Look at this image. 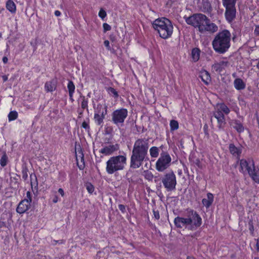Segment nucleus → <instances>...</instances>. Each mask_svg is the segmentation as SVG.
<instances>
[{"label": "nucleus", "instance_id": "obj_15", "mask_svg": "<svg viewBox=\"0 0 259 259\" xmlns=\"http://www.w3.org/2000/svg\"><path fill=\"white\" fill-rule=\"evenodd\" d=\"M228 61H221L220 62L214 63L212 65V69L213 71L218 73H220L228 66Z\"/></svg>", "mask_w": 259, "mask_h": 259}, {"label": "nucleus", "instance_id": "obj_54", "mask_svg": "<svg viewBox=\"0 0 259 259\" xmlns=\"http://www.w3.org/2000/svg\"><path fill=\"white\" fill-rule=\"evenodd\" d=\"M256 247L257 249L259 250V238L257 239V242H256Z\"/></svg>", "mask_w": 259, "mask_h": 259}, {"label": "nucleus", "instance_id": "obj_23", "mask_svg": "<svg viewBox=\"0 0 259 259\" xmlns=\"http://www.w3.org/2000/svg\"><path fill=\"white\" fill-rule=\"evenodd\" d=\"M6 8L12 14H15L16 12V5L12 0L7 1Z\"/></svg>", "mask_w": 259, "mask_h": 259}, {"label": "nucleus", "instance_id": "obj_11", "mask_svg": "<svg viewBox=\"0 0 259 259\" xmlns=\"http://www.w3.org/2000/svg\"><path fill=\"white\" fill-rule=\"evenodd\" d=\"M31 193L29 191L26 193V198L22 200L18 204L16 211L19 213H23L29 208L31 203Z\"/></svg>", "mask_w": 259, "mask_h": 259}, {"label": "nucleus", "instance_id": "obj_58", "mask_svg": "<svg viewBox=\"0 0 259 259\" xmlns=\"http://www.w3.org/2000/svg\"><path fill=\"white\" fill-rule=\"evenodd\" d=\"M207 5L208 6L209 8L207 9V10H211V6L210 4H207Z\"/></svg>", "mask_w": 259, "mask_h": 259}, {"label": "nucleus", "instance_id": "obj_20", "mask_svg": "<svg viewBox=\"0 0 259 259\" xmlns=\"http://www.w3.org/2000/svg\"><path fill=\"white\" fill-rule=\"evenodd\" d=\"M57 88V81L53 79L50 81H47L45 84V90L47 93L55 91Z\"/></svg>", "mask_w": 259, "mask_h": 259}, {"label": "nucleus", "instance_id": "obj_4", "mask_svg": "<svg viewBox=\"0 0 259 259\" xmlns=\"http://www.w3.org/2000/svg\"><path fill=\"white\" fill-rule=\"evenodd\" d=\"M152 27L159 37L164 39L170 38L174 31V26L170 20L165 17L159 18L152 23Z\"/></svg>", "mask_w": 259, "mask_h": 259}, {"label": "nucleus", "instance_id": "obj_14", "mask_svg": "<svg viewBox=\"0 0 259 259\" xmlns=\"http://www.w3.org/2000/svg\"><path fill=\"white\" fill-rule=\"evenodd\" d=\"M174 224L177 228H182L185 227L186 229H189L188 217H177L174 220Z\"/></svg>", "mask_w": 259, "mask_h": 259}, {"label": "nucleus", "instance_id": "obj_5", "mask_svg": "<svg viewBox=\"0 0 259 259\" xmlns=\"http://www.w3.org/2000/svg\"><path fill=\"white\" fill-rule=\"evenodd\" d=\"M230 110L224 103H219L217 105L215 111L213 113V116L217 120V127L220 130H223L226 124L224 114H229Z\"/></svg>", "mask_w": 259, "mask_h": 259}, {"label": "nucleus", "instance_id": "obj_64", "mask_svg": "<svg viewBox=\"0 0 259 259\" xmlns=\"http://www.w3.org/2000/svg\"><path fill=\"white\" fill-rule=\"evenodd\" d=\"M32 175H30V177H31V178H32Z\"/></svg>", "mask_w": 259, "mask_h": 259}, {"label": "nucleus", "instance_id": "obj_38", "mask_svg": "<svg viewBox=\"0 0 259 259\" xmlns=\"http://www.w3.org/2000/svg\"><path fill=\"white\" fill-rule=\"evenodd\" d=\"M144 176L145 178L149 181L152 180L153 178V175L150 171H145Z\"/></svg>", "mask_w": 259, "mask_h": 259}, {"label": "nucleus", "instance_id": "obj_45", "mask_svg": "<svg viewBox=\"0 0 259 259\" xmlns=\"http://www.w3.org/2000/svg\"><path fill=\"white\" fill-rule=\"evenodd\" d=\"M141 163H136V162H134V163H131V167H139L141 166Z\"/></svg>", "mask_w": 259, "mask_h": 259}, {"label": "nucleus", "instance_id": "obj_10", "mask_svg": "<svg viewBox=\"0 0 259 259\" xmlns=\"http://www.w3.org/2000/svg\"><path fill=\"white\" fill-rule=\"evenodd\" d=\"M162 183L167 191L176 189L177 184L176 177L173 172L167 174L162 180Z\"/></svg>", "mask_w": 259, "mask_h": 259}, {"label": "nucleus", "instance_id": "obj_18", "mask_svg": "<svg viewBox=\"0 0 259 259\" xmlns=\"http://www.w3.org/2000/svg\"><path fill=\"white\" fill-rule=\"evenodd\" d=\"M117 145H109L102 148L100 150V152L105 155H109L112 154L114 151L117 150Z\"/></svg>", "mask_w": 259, "mask_h": 259}, {"label": "nucleus", "instance_id": "obj_26", "mask_svg": "<svg viewBox=\"0 0 259 259\" xmlns=\"http://www.w3.org/2000/svg\"><path fill=\"white\" fill-rule=\"evenodd\" d=\"M75 157L76 162H78L79 160L80 162H84V155L81 148L75 149Z\"/></svg>", "mask_w": 259, "mask_h": 259}, {"label": "nucleus", "instance_id": "obj_62", "mask_svg": "<svg viewBox=\"0 0 259 259\" xmlns=\"http://www.w3.org/2000/svg\"><path fill=\"white\" fill-rule=\"evenodd\" d=\"M3 225V223H2L0 222V228H1L2 227Z\"/></svg>", "mask_w": 259, "mask_h": 259}, {"label": "nucleus", "instance_id": "obj_51", "mask_svg": "<svg viewBox=\"0 0 259 259\" xmlns=\"http://www.w3.org/2000/svg\"><path fill=\"white\" fill-rule=\"evenodd\" d=\"M2 60L4 64H6L8 63V59L6 56H4L3 57Z\"/></svg>", "mask_w": 259, "mask_h": 259}, {"label": "nucleus", "instance_id": "obj_3", "mask_svg": "<svg viewBox=\"0 0 259 259\" xmlns=\"http://www.w3.org/2000/svg\"><path fill=\"white\" fill-rule=\"evenodd\" d=\"M148 148V139H137L134 143L131 162H143L144 160H149L147 156Z\"/></svg>", "mask_w": 259, "mask_h": 259}, {"label": "nucleus", "instance_id": "obj_61", "mask_svg": "<svg viewBox=\"0 0 259 259\" xmlns=\"http://www.w3.org/2000/svg\"><path fill=\"white\" fill-rule=\"evenodd\" d=\"M23 178H27V174H26V175H23Z\"/></svg>", "mask_w": 259, "mask_h": 259}, {"label": "nucleus", "instance_id": "obj_29", "mask_svg": "<svg viewBox=\"0 0 259 259\" xmlns=\"http://www.w3.org/2000/svg\"><path fill=\"white\" fill-rule=\"evenodd\" d=\"M126 157L123 155H118L111 157L107 162H125Z\"/></svg>", "mask_w": 259, "mask_h": 259}, {"label": "nucleus", "instance_id": "obj_8", "mask_svg": "<svg viewBox=\"0 0 259 259\" xmlns=\"http://www.w3.org/2000/svg\"><path fill=\"white\" fill-rule=\"evenodd\" d=\"M107 105L106 104L104 107L99 104L97 105V109L95 111L94 119L95 123L97 125H101L104 122V119L107 113Z\"/></svg>", "mask_w": 259, "mask_h": 259}, {"label": "nucleus", "instance_id": "obj_42", "mask_svg": "<svg viewBox=\"0 0 259 259\" xmlns=\"http://www.w3.org/2000/svg\"><path fill=\"white\" fill-rule=\"evenodd\" d=\"M104 45L108 51H110L111 50V47L110 46V42H109V40H105L104 41Z\"/></svg>", "mask_w": 259, "mask_h": 259}, {"label": "nucleus", "instance_id": "obj_39", "mask_svg": "<svg viewBox=\"0 0 259 259\" xmlns=\"http://www.w3.org/2000/svg\"><path fill=\"white\" fill-rule=\"evenodd\" d=\"M202 202L203 205H204L206 207L208 208L211 205L213 202L204 198L202 199Z\"/></svg>", "mask_w": 259, "mask_h": 259}, {"label": "nucleus", "instance_id": "obj_28", "mask_svg": "<svg viewBox=\"0 0 259 259\" xmlns=\"http://www.w3.org/2000/svg\"><path fill=\"white\" fill-rule=\"evenodd\" d=\"M169 126L170 132H173L179 128V123L176 120L172 119L170 120Z\"/></svg>", "mask_w": 259, "mask_h": 259}, {"label": "nucleus", "instance_id": "obj_40", "mask_svg": "<svg viewBox=\"0 0 259 259\" xmlns=\"http://www.w3.org/2000/svg\"><path fill=\"white\" fill-rule=\"evenodd\" d=\"M103 27L104 32H106L109 31L111 29V26L106 23H103Z\"/></svg>", "mask_w": 259, "mask_h": 259}, {"label": "nucleus", "instance_id": "obj_50", "mask_svg": "<svg viewBox=\"0 0 259 259\" xmlns=\"http://www.w3.org/2000/svg\"><path fill=\"white\" fill-rule=\"evenodd\" d=\"M58 192L60 194V195L62 196H64V190L62 188H59L58 189Z\"/></svg>", "mask_w": 259, "mask_h": 259}, {"label": "nucleus", "instance_id": "obj_44", "mask_svg": "<svg viewBox=\"0 0 259 259\" xmlns=\"http://www.w3.org/2000/svg\"><path fill=\"white\" fill-rule=\"evenodd\" d=\"M153 214H154V218L156 220L159 219L160 215H159V212L158 211L153 210Z\"/></svg>", "mask_w": 259, "mask_h": 259}, {"label": "nucleus", "instance_id": "obj_12", "mask_svg": "<svg viewBox=\"0 0 259 259\" xmlns=\"http://www.w3.org/2000/svg\"><path fill=\"white\" fill-rule=\"evenodd\" d=\"M229 150L233 156L237 159V162H247L244 159L240 160L241 154L242 151V148L241 146L236 147L234 144L231 143L229 146Z\"/></svg>", "mask_w": 259, "mask_h": 259}, {"label": "nucleus", "instance_id": "obj_21", "mask_svg": "<svg viewBox=\"0 0 259 259\" xmlns=\"http://www.w3.org/2000/svg\"><path fill=\"white\" fill-rule=\"evenodd\" d=\"M159 147L152 146L149 149V153L151 158V160L154 161L158 157L159 155Z\"/></svg>", "mask_w": 259, "mask_h": 259}, {"label": "nucleus", "instance_id": "obj_55", "mask_svg": "<svg viewBox=\"0 0 259 259\" xmlns=\"http://www.w3.org/2000/svg\"><path fill=\"white\" fill-rule=\"evenodd\" d=\"M232 77H233V78H236V77H237V74H236V73H235V72L233 73L232 74Z\"/></svg>", "mask_w": 259, "mask_h": 259}, {"label": "nucleus", "instance_id": "obj_41", "mask_svg": "<svg viewBox=\"0 0 259 259\" xmlns=\"http://www.w3.org/2000/svg\"><path fill=\"white\" fill-rule=\"evenodd\" d=\"M7 160L8 156L7 154L5 152H4L3 155L1 158L0 162H7Z\"/></svg>", "mask_w": 259, "mask_h": 259}, {"label": "nucleus", "instance_id": "obj_22", "mask_svg": "<svg viewBox=\"0 0 259 259\" xmlns=\"http://www.w3.org/2000/svg\"><path fill=\"white\" fill-rule=\"evenodd\" d=\"M234 86L237 90H242L245 88L246 84L242 79L237 78L234 80Z\"/></svg>", "mask_w": 259, "mask_h": 259}, {"label": "nucleus", "instance_id": "obj_36", "mask_svg": "<svg viewBox=\"0 0 259 259\" xmlns=\"http://www.w3.org/2000/svg\"><path fill=\"white\" fill-rule=\"evenodd\" d=\"M98 15L102 20H104L105 18L107 16V13L103 8H101L99 12Z\"/></svg>", "mask_w": 259, "mask_h": 259}, {"label": "nucleus", "instance_id": "obj_31", "mask_svg": "<svg viewBox=\"0 0 259 259\" xmlns=\"http://www.w3.org/2000/svg\"><path fill=\"white\" fill-rule=\"evenodd\" d=\"M80 98L81 99V107L82 109H86L88 110V103L89 100L85 98L84 96H81Z\"/></svg>", "mask_w": 259, "mask_h": 259}, {"label": "nucleus", "instance_id": "obj_7", "mask_svg": "<svg viewBox=\"0 0 259 259\" xmlns=\"http://www.w3.org/2000/svg\"><path fill=\"white\" fill-rule=\"evenodd\" d=\"M128 116V110L120 108L114 110L111 114V122L116 126L120 127L124 125L125 120Z\"/></svg>", "mask_w": 259, "mask_h": 259}, {"label": "nucleus", "instance_id": "obj_53", "mask_svg": "<svg viewBox=\"0 0 259 259\" xmlns=\"http://www.w3.org/2000/svg\"><path fill=\"white\" fill-rule=\"evenodd\" d=\"M69 96L70 101H71L72 102H73L74 101V99L73 98V94H72L71 96H70V94H69Z\"/></svg>", "mask_w": 259, "mask_h": 259}, {"label": "nucleus", "instance_id": "obj_30", "mask_svg": "<svg viewBox=\"0 0 259 259\" xmlns=\"http://www.w3.org/2000/svg\"><path fill=\"white\" fill-rule=\"evenodd\" d=\"M169 163H156V167L159 171H162L169 166Z\"/></svg>", "mask_w": 259, "mask_h": 259}, {"label": "nucleus", "instance_id": "obj_1", "mask_svg": "<svg viewBox=\"0 0 259 259\" xmlns=\"http://www.w3.org/2000/svg\"><path fill=\"white\" fill-rule=\"evenodd\" d=\"M184 18L187 24L198 28L200 32L214 33L218 31V26L211 22L210 19L203 14L196 13Z\"/></svg>", "mask_w": 259, "mask_h": 259}, {"label": "nucleus", "instance_id": "obj_24", "mask_svg": "<svg viewBox=\"0 0 259 259\" xmlns=\"http://www.w3.org/2000/svg\"><path fill=\"white\" fill-rule=\"evenodd\" d=\"M233 128L235 129L238 133H241L244 132V127L243 126V124L241 122L240 120L235 119L233 121Z\"/></svg>", "mask_w": 259, "mask_h": 259}, {"label": "nucleus", "instance_id": "obj_47", "mask_svg": "<svg viewBox=\"0 0 259 259\" xmlns=\"http://www.w3.org/2000/svg\"><path fill=\"white\" fill-rule=\"evenodd\" d=\"M254 33L256 35H259V25L256 26L254 29Z\"/></svg>", "mask_w": 259, "mask_h": 259}, {"label": "nucleus", "instance_id": "obj_2", "mask_svg": "<svg viewBox=\"0 0 259 259\" xmlns=\"http://www.w3.org/2000/svg\"><path fill=\"white\" fill-rule=\"evenodd\" d=\"M231 33L227 29L219 32L212 41L214 51L220 54H224L228 52L231 47Z\"/></svg>", "mask_w": 259, "mask_h": 259}, {"label": "nucleus", "instance_id": "obj_46", "mask_svg": "<svg viewBox=\"0 0 259 259\" xmlns=\"http://www.w3.org/2000/svg\"><path fill=\"white\" fill-rule=\"evenodd\" d=\"M76 163L80 169H82L83 168V167H84L85 163Z\"/></svg>", "mask_w": 259, "mask_h": 259}, {"label": "nucleus", "instance_id": "obj_19", "mask_svg": "<svg viewBox=\"0 0 259 259\" xmlns=\"http://www.w3.org/2000/svg\"><path fill=\"white\" fill-rule=\"evenodd\" d=\"M199 77L201 79L202 81H203L205 85H208L211 81L210 75L209 73L205 70H202L200 71Z\"/></svg>", "mask_w": 259, "mask_h": 259}, {"label": "nucleus", "instance_id": "obj_6", "mask_svg": "<svg viewBox=\"0 0 259 259\" xmlns=\"http://www.w3.org/2000/svg\"><path fill=\"white\" fill-rule=\"evenodd\" d=\"M240 171L247 174L255 183L259 184V168L254 163H240Z\"/></svg>", "mask_w": 259, "mask_h": 259}, {"label": "nucleus", "instance_id": "obj_43", "mask_svg": "<svg viewBox=\"0 0 259 259\" xmlns=\"http://www.w3.org/2000/svg\"><path fill=\"white\" fill-rule=\"evenodd\" d=\"M206 199L209 200L213 202V196L212 194H211L210 193H207V199Z\"/></svg>", "mask_w": 259, "mask_h": 259}, {"label": "nucleus", "instance_id": "obj_63", "mask_svg": "<svg viewBox=\"0 0 259 259\" xmlns=\"http://www.w3.org/2000/svg\"><path fill=\"white\" fill-rule=\"evenodd\" d=\"M34 178H35V180H36V177H35V175H34Z\"/></svg>", "mask_w": 259, "mask_h": 259}, {"label": "nucleus", "instance_id": "obj_9", "mask_svg": "<svg viewBox=\"0 0 259 259\" xmlns=\"http://www.w3.org/2000/svg\"><path fill=\"white\" fill-rule=\"evenodd\" d=\"M189 230H195L199 227L202 224L201 217L194 210H191L188 215Z\"/></svg>", "mask_w": 259, "mask_h": 259}, {"label": "nucleus", "instance_id": "obj_56", "mask_svg": "<svg viewBox=\"0 0 259 259\" xmlns=\"http://www.w3.org/2000/svg\"><path fill=\"white\" fill-rule=\"evenodd\" d=\"M3 78L4 81H6L8 79V77L6 76H4Z\"/></svg>", "mask_w": 259, "mask_h": 259}, {"label": "nucleus", "instance_id": "obj_59", "mask_svg": "<svg viewBox=\"0 0 259 259\" xmlns=\"http://www.w3.org/2000/svg\"><path fill=\"white\" fill-rule=\"evenodd\" d=\"M187 259H195V258L193 257L188 256Z\"/></svg>", "mask_w": 259, "mask_h": 259}, {"label": "nucleus", "instance_id": "obj_37", "mask_svg": "<svg viewBox=\"0 0 259 259\" xmlns=\"http://www.w3.org/2000/svg\"><path fill=\"white\" fill-rule=\"evenodd\" d=\"M85 186L89 193L92 194L94 191V187L92 184L87 183Z\"/></svg>", "mask_w": 259, "mask_h": 259}, {"label": "nucleus", "instance_id": "obj_48", "mask_svg": "<svg viewBox=\"0 0 259 259\" xmlns=\"http://www.w3.org/2000/svg\"><path fill=\"white\" fill-rule=\"evenodd\" d=\"M119 209L122 212H124L125 210V206L122 204H120L118 206Z\"/></svg>", "mask_w": 259, "mask_h": 259}, {"label": "nucleus", "instance_id": "obj_17", "mask_svg": "<svg viewBox=\"0 0 259 259\" xmlns=\"http://www.w3.org/2000/svg\"><path fill=\"white\" fill-rule=\"evenodd\" d=\"M160 148L162 151L160 154V157L156 162H171V159L169 153L166 150H164V146L162 145Z\"/></svg>", "mask_w": 259, "mask_h": 259}, {"label": "nucleus", "instance_id": "obj_52", "mask_svg": "<svg viewBox=\"0 0 259 259\" xmlns=\"http://www.w3.org/2000/svg\"><path fill=\"white\" fill-rule=\"evenodd\" d=\"M58 201V198L57 196H55L53 199V202L54 203H57V202Z\"/></svg>", "mask_w": 259, "mask_h": 259}, {"label": "nucleus", "instance_id": "obj_27", "mask_svg": "<svg viewBox=\"0 0 259 259\" xmlns=\"http://www.w3.org/2000/svg\"><path fill=\"white\" fill-rule=\"evenodd\" d=\"M106 91L110 96L113 97L114 99H117L119 97L118 92L112 87L107 88Z\"/></svg>", "mask_w": 259, "mask_h": 259}, {"label": "nucleus", "instance_id": "obj_16", "mask_svg": "<svg viewBox=\"0 0 259 259\" xmlns=\"http://www.w3.org/2000/svg\"><path fill=\"white\" fill-rule=\"evenodd\" d=\"M123 163H107V171L109 174H113L115 171L123 169Z\"/></svg>", "mask_w": 259, "mask_h": 259}, {"label": "nucleus", "instance_id": "obj_13", "mask_svg": "<svg viewBox=\"0 0 259 259\" xmlns=\"http://www.w3.org/2000/svg\"><path fill=\"white\" fill-rule=\"evenodd\" d=\"M226 9L225 17L229 22H231L236 17L235 6L224 7Z\"/></svg>", "mask_w": 259, "mask_h": 259}, {"label": "nucleus", "instance_id": "obj_49", "mask_svg": "<svg viewBox=\"0 0 259 259\" xmlns=\"http://www.w3.org/2000/svg\"><path fill=\"white\" fill-rule=\"evenodd\" d=\"M54 14L56 16L59 17L61 16V13L59 10H56L54 12Z\"/></svg>", "mask_w": 259, "mask_h": 259}, {"label": "nucleus", "instance_id": "obj_35", "mask_svg": "<svg viewBox=\"0 0 259 259\" xmlns=\"http://www.w3.org/2000/svg\"><path fill=\"white\" fill-rule=\"evenodd\" d=\"M90 119L89 118L87 119V121L82 122L81 127L84 128L86 131H89L90 130V126L89 125Z\"/></svg>", "mask_w": 259, "mask_h": 259}, {"label": "nucleus", "instance_id": "obj_25", "mask_svg": "<svg viewBox=\"0 0 259 259\" xmlns=\"http://www.w3.org/2000/svg\"><path fill=\"white\" fill-rule=\"evenodd\" d=\"M200 50L198 48H193L191 51V57L194 62L198 61L200 58Z\"/></svg>", "mask_w": 259, "mask_h": 259}, {"label": "nucleus", "instance_id": "obj_57", "mask_svg": "<svg viewBox=\"0 0 259 259\" xmlns=\"http://www.w3.org/2000/svg\"><path fill=\"white\" fill-rule=\"evenodd\" d=\"M2 167H4L6 165L7 163H0Z\"/></svg>", "mask_w": 259, "mask_h": 259}, {"label": "nucleus", "instance_id": "obj_60", "mask_svg": "<svg viewBox=\"0 0 259 259\" xmlns=\"http://www.w3.org/2000/svg\"><path fill=\"white\" fill-rule=\"evenodd\" d=\"M256 67L257 69H259V61L258 62L257 64H256Z\"/></svg>", "mask_w": 259, "mask_h": 259}, {"label": "nucleus", "instance_id": "obj_34", "mask_svg": "<svg viewBox=\"0 0 259 259\" xmlns=\"http://www.w3.org/2000/svg\"><path fill=\"white\" fill-rule=\"evenodd\" d=\"M236 0H223L224 7L235 6Z\"/></svg>", "mask_w": 259, "mask_h": 259}, {"label": "nucleus", "instance_id": "obj_32", "mask_svg": "<svg viewBox=\"0 0 259 259\" xmlns=\"http://www.w3.org/2000/svg\"><path fill=\"white\" fill-rule=\"evenodd\" d=\"M67 89L68 90L69 94H70V96H72V94H74L75 87L72 80H69L67 84Z\"/></svg>", "mask_w": 259, "mask_h": 259}, {"label": "nucleus", "instance_id": "obj_33", "mask_svg": "<svg viewBox=\"0 0 259 259\" xmlns=\"http://www.w3.org/2000/svg\"><path fill=\"white\" fill-rule=\"evenodd\" d=\"M8 117L9 121H14L18 117V112L15 110L11 111L9 112Z\"/></svg>", "mask_w": 259, "mask_h": 259}]
</instances>
